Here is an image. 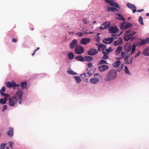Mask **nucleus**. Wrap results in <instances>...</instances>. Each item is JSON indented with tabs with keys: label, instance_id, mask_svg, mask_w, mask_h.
Masks as SVG:
<instances>
[{
	"label": "nucleus",
	"instance_id": "obj_1",
	"mask_svg": "<svg viewBox=\"0 0 149 149\" xmlns=\"http://www.w3.org/2000/svg\"><path fill=\"white\" fill-rule=\"evenodd\" d=\"M23 92L21 91H17L14 95L10 98L9 100V104L11 107H13L17 102L19 100V103L21 104L22 101V97Z\"/></svg>",
	"mask_w": 149,
	"mask_h": 149
},
{
	"label": "nucleus",
	"instance_id": "obj_2",
	"mask_svg": "<svg viewBox=\"0 0 149 149\" xmlns=\"http://www.w3.org/2000/svg\"><path fill=\"white\" fill-rule=\"evenodd\" d=\"M117 77V71L115 70L111 69L106 74L104 79L105 81H109L115 80Z\"/></svg>",
	"mask_w": 149,
	"mask_h": 149
},
{
	"label": "nucleus",
	"instance_id": "obj_3",
	"mask_svg": "<svg viewBox=\"0 0 149 149\" xmlns=\"http://www.w3.org/2000/svg\"><path fill=\"white\" fill-rule=\"evenodd\" d=\"M137 45L133 44L132 46L130 43H127L124 46V50L127 53L131 51V54H132L135 53Z\"/></svg>",
	"mask_w": 149,
	"mask_h": 149
},
{
	"label": "nucleus",
	"instance_id": "obj_4",
	"mask_svg": "<svg viewBox=\"0 0 149 149\" xmlns=\"http://www.w3.org/2000/svg\"><path fill=\"white\" fill-rule=\"evenodd\" d=\"M132 24L131 23L127 22H123L121 23L119 27L122 30L127 29L132 26Z\"/></svg>",
	"mask_w": 149,
	"mask_h": 149
},
{
	"label": "nucleus",
	"instance_id": "obj_5",
	"mask_svg": "<svg viewBox=\"0 0 149 149\" xmlns=\"http://www.w3.org/2000/svg\"><path fill=\"white\" fill-rule=\"evenodd\" d=\"M136 33V32L135 31L130 32L129 34L124 36L123 38L124 40L125 41H127L130 39H132V40H134L135 38L133 37V36L135 35Z\"/></svg>",
	"mask_w": 149,
	"mask_h": 149
},
{
	"label": "nucleus",
	"instance_id": "obj_6",
	"mask_svg": "<svg viewBox=\"0 0 149 149\" xmlns=\"http://www.w3.org/2000/svg\"><path fill=\"white\" fill-rule=\"evenodd\" d=\"M94 78H91L90 80V81L92 84H95L99 81V79L101 77V76L97 73L94 74Z\"/></svg>",
	"mask_w": 149,
	"mask_h": 149
},
{
	"label": "nucleus",
	"instance_id": "obj_7",
	"mask_svg": "<svg viewBox=\"0 0 149 149\" xmlns=\"http://www.w3.org/2000/svg\"><path fill=\"white\" fill-rule=\"evenodd\" d=\"M6 86L9 88H15L16 87H18L19 86V84H16L14 81H12L11 82L8 81L6 84Z\"/></svg>",
	"mask_w": 149,
	"mask_h": 149
},
{
	"label": "nucleus",
	"instance_id": "obj_8",
	"mask_svg": "<svg viewBox=\"0 0 149 149\" xmlns=\"http://www.w3.org/2000/svg\"><path fill=\"white\" fill-rule=\"evenodd\" d=\"M85 51L84 48L81 46H79L76 47L74 49L75 53L78 54H81L84 53Z\"/></svg>",
	"mask_w": 149,
	"mask_h": 149
},
{
	"label": "nucleus",
	"instance_id": "obj_9",
	"mask_svg": "<svg viewBox=\"0 0 149 149\" xmlns=\"http://www.w3.org/2000/svg\"><path fill=\"white\" fill-rule=\"evenodd\" d=\"M149 43V38H147L145 39L142 40L139 42L137 43L136 45L139 46H141L144 44Z\"/></svg>",
	"mask_w": 149,
	"mask_h": 149
},
{
	"label": "nucleus",
	"instance_id": "obj_10",
	"mask_svg": "<svg viewBox=\"0 0 149 149\" xmlns=\"http://www.w3.org/2000/svg\"><path fill=\"white\" fill-rule=\"evenodd\" d=\"M107 3L109 4L111 6H115L118 9L120 8V7L118 3L114 2V0H104Z\"/></svg>",
	"mask_w": 149,
	"mask_h": 149
},
{
	"label": "nucleus",
	"instance_id": "obj_11",
	"mask_svg": "<svg viewBox=\"0 0 149 149\" xmlns=\"http://www.w3.org/2000/svg\"><path fill=\"white\" fill-rule=\"evenodd\" d=\"M98 53L97 50L94 48H92L89 49L87 52L88 54L90 56H94L97 54Z\"/></svg>",
	"mask_w": 149,
	"mask_h": 149
},
{
	"label": "nucleus",
	"instance_id": "obj_12",
	"mask_svg": "<svg viewBox=\"0 0 149 149\" xmlns=\"http://www.w3.org/2000/svg\"><path fill=\"white\" fill-rule=\"evenodd\" d=\"M110 25V23L109 22H106L103 23L101 26L100 27L99 29L101 30H103L104 29L108 28Z\"/></svg>",
	"mask_w": 149,
	"mask_h": 149
},
{
	"label": "nucleus",
	"instance_id": "obj_13",
	"mask_svg": "<svg viewBox=\"0 0 149 149\" xmlns=\"http://www.w3.org/2000/svg\"><path fill=\"white\" fill-rule=\"evenodd\" d=\"M109 67V66L107 65H102L99 67L98 70L100 72H103L108 69Z\"/></svg>",
	"mask_w": 149,
	"mask_h": 149
},
{
	"label": "nucleus",
	"instance_id": "obj_14",
	"mask_svg": "<svg viewBox=\"0 0 149 149\" xmlns=\"http://www.w3.org/2000/svg\"><path fill=\"white\" fill-rule=\"evenodd\" d=\"M126 6L128 8L132 10L133 13H134L136 11V7L134 5L128 3L126 4Z\"/></svg>",
	"mask_w": 149,
	"mask_h": 149
},
{
	"label": "nucleus",
	"instance_id": "obj_15",
	"mask_svg": "<svg viewBox=\"0 0 149 149\" xmlns=\"http://www.w3.org/2000/svg\"><path fill=\"white\" fill-rule=\"evenodd\" d=\"M118 30V29L116 26H111L109 29V31L110 33H116Z\"/></svg>",
	"mask_w": 149,
	"mask_h": 149
},
{
	"label": "nucleus",
	"instance_id": "obj_16",
	"mask_svg": "<svg viewBox=\"0 0 149 149\" xmlns=\"http://www.w3.org/2000/svg\"><path fill=\"white\" fill-rule=\"evenodd\" d=\"M91 39L88 38H83L82 39L80 42V44L85 45L90 42Z\"/></svg>",
	"mask_w": 149,
	"mask_h": 149
},
{
	"label": "nucleus",
	"instance_id": "obj_17",
	"mask_svg": "<svg viewBox=\"0 0 149 149\" xmlns=\"http://www.w3.org/2000/svg\"><path fill=\"white\" fill-rule=\"evenodd\" d=\"M113 40L114 39L113 38L110 37L104 39L103 42L105 43L109 44L113 42Z\"/></svg>",
	"mask_w": 149,
	"mask_h": 149
},
{
	"label": "nucleus",
	"instance_id": "obj_18",
	"mask_svg": "<svg viewBox=\"0 0 149 149\" xmlns=\"http://www.w3.org/2000/svg\"><path fill=\"white\" fill-rule=\"evenodd\" d=\"M123 43V40L121 38H119L118 40L113 42V45L115 46H117L122 45Z\"/></svg>",
	"mask_w": 149,
	"mask_h": 149
},
{
	"label": "nucleus",
	"instance_id": "obj_19",
	"mask_svg": "<svg viewBox=\"0 0 149 149\" xmlns=\"http://www.w3.org/2000/svg\"><path fill=\"white\" fill-rule=\"evenodd\" d=\"M77 43V40L76 39H74L72 41L70 44V49H73L76 47Z\"/></svg>",
	"mask_w": 149,
	"mask_h": 149
},
{
	"label": "nucleus",
	"instance_id": "obj_20",
	"mask_svg": "<svg viewBox=\"0 0 149 149\" xmlns=\"http://www.w3.org/2000/svg\"><path fill=\"white\" fill-rule=\"evenodd\" d=\"M108 8H107V11L109 12L111 11L112 12H118V9H117L116 8L114 7H108L107 6Z\"/></svg>",
	"mask_w": 149,
	"mask_h": 149
},
{
	"label": "nucleus",
	"instance_id": "obj_21",
	"mask_svg": "<svg viewBox=\"0 0 149 149\" xmlns=\"http://www.w3.org/2000/svg\"><path fill=\"white\" fill-rule=\"evenodd\" d=\"M7 134L10 137L12 136L13 135V129L12 127H9L7 132Z\"/></svg>",
	"mask_w": 149,
	"mask_h": 149
},
{
	"label": "nucleus",
	"instance_id": "obj_22",
	"mask_svg": "<svg viewBox=\"0 0 149 149\" xmlns=\"http://www.w3.org/2000/svg\"><path fill=\"white\" fill-rule=\"evenodd\" d=\"M106 49V46L104 44H100L99 46V47L98 48V51H104V50Z\"/></svg>",
	"mask_w": 149,
	"mask_h": 149
},
{
	"label": "nucleus",
	"instance_id": "obj_23",
	"mask_svg": "<svg viewBox=\"0 0 149 149\" xmlns=\"http://www.w3.org/2000/svg\"><path fill=\"white\" fill-rule=\"evenodd\" d=\"M123 50V47L121 46H119L116 51L115 54L116 55H118Z\"/></svg>",
	"mask_w": 149,
	"mask_h": 149
},
{
	"label": "nucleus",
	"instance_id": "obj_24",
	"mask_svg": "<svg viewBox=\"0 0 149 149\" xmlns=\"http://www.w3.org/2000/svg\"><path fill=\"white\" fill-rule=\"evenodd\" d=\"M75 59L80 61H85L84 58L81 55H78L75 57Z\"/></svg>",
	"mask_w": 149,
	"mask_h": 149
},
{
	"label": "nucleus",
	"instance_id": "obj_25",
	"mask_svg": "<svg viewBox=\"0 0 149 149\" xmlns=\"http://www.w3.org/2000/svg\"><path fill=\"white\" fill-rule=\"evenodd\" d=\"M143 54L144 56H149V47H147L144 50Z\"/></svg>",
	"mask_w": 149,
	"mask_h": 149
},
{
	"label": "nucleus",
	"instance_id": "obj_26",
	"mask_svg": "<svg viewBox=\"0 0 149 149\" xmlns=\"http://www.w3.org/2000/svg\"><path fill=\"white\" fill-rule=\"evenodd\" d=\"M84 59L85 61L89 62L93 60L92 57L90 56H86L84 57Z\"/></svg>",
	"mask_w": 149,
	"mask_h": 149
},
{
	"label": "nucleus",
	"instance_id": "obj_27",
	"mask_svg": "<svg viewBox=\"0 0 149 149\" xmlns=\"http://www.w3.org/2000/svg\"><path fill=\"white\" fill-rule=\"evenodd\" d=\"M116 18L123 21H125V19L124 17L122 16L119 13H117L116 14Z\"/></svg>",
	"mask_w": 149,
	"mask_h": 149
},
{
	"label": "nucleus",
	"instance_id": "obj_28",
	"mask_svg": "<svg viewBox=\"0 0 149 149\" xmlns=\"http://www.w3.org/2000/svg\"><path fill=\"white\" fill-rule=\"evenodd\" d=\"M121 62L120 61H117L114 63L113 64V66L115 68L118 67L120 64Z\"/></svg>",
	"mask_w": 149,
	"mask_h": 149
},
{
	"label": "nucleus",
	"instance_id": "obj_29",
	"mask_svg": "<svg viewBox=\"0 0 149 149\" xmlns=\"http://www.w3.org/2000/svg\"><path fill=\"white\" fill-rule=\"evenodd\" d=\"M102 53L103 54H104V55L102 57V58L104 59H107L108 58L109 56L108 55L109 54L108 53H107L104 51H103Z\"/></svg>",
	"mask_w": 149,
	"mask_h": 149
},
{
	"label": "nucleus",
	"instance_id": "obj_30",
	"mask_svg": "<svg viewBox=\"0 0 149 149\" xmlns=\"http://www.w3.org/2000/svg\"><path fill=\"white\" fill-rule=\"evenodd\" d=\"M67 73L70 74L75 75L77 74L75 72L72 70L70 68L67 71Z\"/></svg>",
	"mask_w": 149,
	"mask_h": 149
},
{
	"label": "nucleus",
	"instance_id": "obj_31",
	"mask_svg": "<svg viewBox=\"0 0 149 149\" xmlns=\"http://www.w3.org/2000/svg\"><path fill=\"white\" fill-rule=\"evenodd\" d=\"M74 54L72 52H70L68 54V57L69 59L70 60L72 59L74 57Z\"/></svg>",
	"mask_w": 149,
	"mask_h": 149
},
{
	"label": "nucleus",
	"instance_id": "obj_32",
	"mask_svg": "<svg viewBox=\"0 0 149 149\" xmlns=\"http://www.w3.org/2000/svg\"><path fill=\"white\" fill-rule=\"evenodd\" d=\"M20 85L22 89H24L27 86V83L26 82H23Z\"/></svg>",
	"mask_w": 149,
	"mask_h": 149
},
{
	"label": "nucleus",
	"instance_id": "obj_33",
	"mask_svg": "<svg viewBox=\"0 0 149 149\" xmlns=\"http://www.w3.org/2000/svg\"><path fill=\"white\" fill-rule=\"evenodd\" d=\"M94 71L95 70L93 69L90 70L87 72V75L88 76H90L92 75L94 73Z\"/></svg>",
	"mask_w": 149,
	"mask_h": 149
},
{
	"label": "nucleus",
	"instance_id": "obj_34",
	"mask_svg": "<svg viewBox=\"0 0 149 149\" xmlns=\"http://www.w3.org/2000/svg\"><path fill=\"white\" fill-rule=\"evenodd\" d=\"M74 78H75L76 82L78 83H79L81 81V79L80 77L79 76L74 77Z\"/></svg>",
	"mask_w": 149,
	"mask_h": 149
},
{
	"label": "nucleus",
	"instance_id": "obj_35",
	"mask_svg": "<svg viewBox=\"0 0 149 149\" xmlns=\"http://www.w3.org/2000/svg\"><path fill=\"white\" fill-rule=\"evenodd\" d=\"M7 99H0V103L2 104H5L7 101Z\"/></svg>",
	"mask_w": 149,
	"mask_h": 149
},
{
	"label": "nucleus",
	"instance_id": "obj_36",
	"mask_svg": "<svg viewBox=\"0 0 149 149\" xmlns=\"http://www.w3.org/2000/svg\"><path fill=\"white\" fill-rule=\"evenodd\" d=\"M94 39L95 40L98 42H99L100 41V37L99 36H96L95 37Z\"/></svg>",
	"mask_w": 149,
	"mask_h": 149
},
{
	"label": "nucleus",
	"instance_id": "obj_37",
	"mask_svg": "<svg viewBox=\"0 0 149 149\" xmlns=\"http://www.w3.org/2000/svg\"><path fill=\"white\" fill-rule=\"evenodd\" d=\"M104 64H107L106 61L104 60H101L98 64V65H101Z\"/></svg>",
	"mask_w": 149,
	"mask_h": 149
},
{
	"label": "nucleus",
	"instance_id": "obj_38",
	"mask_svg": "<svg viewBox=\"0 0 149 149\" xmlns=\"http://www.w3.org/2000/svg\"><path fill=\"white\" fill-rule=\"evenodd\" d=\"M125 72L128 74H130V73L129 71L128 68L127 66H125Z\"/></svg>",
	"mask_w": 149,
	"mask_h": 149
},
{
	"label": "nucleus",
	"instance_id": "obj_39",
	"mask_svg": "<svg viewBox=\"0 0 149 149\" xmlns=\"http://www.w3.org/2000/svg\"><path fill=\"white\" fill-rule=\"evenodd\" d=\"M112 51H113V49L110 47H109L108 48V49H106V52L108 53V54L109 53L111 52Z\"/></svg>",
	"mask_w": 149,
	"mask_h": 149
},
{
	"label": "nucleus",
	"instance_id": "obj_40",
	"mask_svg": "<svg viewBox=\"0 0 149 149\" xmlns=\"http://www.w3.org/2000/svg\"><path fill=\"white\" fill-rule=\"evenodd\" d=\"M139 21L142 25L144 24V23L143 20V18L141 16H139Z\"/></svg>",
	"mask_w": 149,
	"mask_h": 149
},
{
	"label": "nucleus",
	"instance_id": "obj_41",
	"mask_svg": "<svg viewBox=\"0 0 149 149\" xmlns=\"http://www.w3.org/2000/svg\"><path fill=\"white\" fill-rule=\"evenodd\" d=\"M1 95L4 96V99H7L6 98L9 96V95L4 93H1Z\"/></svg>",
	"mask_w": 149,
	"mask_h": 149
},
{
	"label": "nucleus",
	"instance_id": "obj_42",
	"mask_svg": "<svg viewBox=\"0 0 149 149\" xmlns=\"http://www.w3.org/2000/svg\"><path fill=\"white\" fill-rule=\"evenodd\" d=\"M7 109V106L6 105H4L2 108V110L3 111H4Z\"/></svg>",
	"mask_w": 149,
	"mask_h": 149
},
{
	"label": "nucleus",
	"instance_id": "obj_43",
	"mask_svg": "<svg viewBox=\"0 0 149 149\" xmlns=\"http://www.w3.org/2000/svg\"><path fill=\"white\" fill-rule=\"evenodd\" d=\"M77 35L78 37H81L84 35V34L81 32L77 33Z\"/></svg>",
	"mask_w": 149,
	"mask_h": 149
},
{
	"label": "nucleus",
	"instance_id": "obj_44",
	"mask_svg": "<svg viewBox=\"0 0 149 149\" xmlns=\"http://www.w3.org/2000/svg\"><path fill=\"white\" fill-rule=\"evenodd\" d=\"M5 88L4 86L2 87L1 89L0 90V93L1 94V93H3V92L5 91Z\"/></svg>",
	"mask_w": 149,
	"mask_h": 149
},
{
	"label": "nucleus",
	"instance_id": "obj_45",
	"mask_svg": "<svg viewBox=\"0 0 149 149\" xmlns=\"http://www.w3.org/2000/svg\"><path fill=\"white\" fill-rule=\"evenodd\" d=\"M6 144H1L0 148L1 149H4L5 147Z\"/></svg>",
	"mask_w": 149,
	"mask_h": 149
},
{
	"label": "nucleus",
	"instance_id": "obj_46",
	"mask_svg": "<svg viewBox=\"0 0 149 149\" xmlns=\"http://www.w3.org/2000/svg\"><path fill=\"white\" fill-rule=\"evenodd\" d=\"M87 66L89 68H91L93 66V64L91 63H89L88 64Z\"/></svg>",
	"mask_w": 149,
	"mask_h": 149
},
{
	"label": "nucleus",
	"instance_id": "obj_47",
	"mask_svg": "<svg viewBox=\"0 0 149 149\" xmlns=\"http://www.w3.org/2000/svg\"><path fill=\"white\" fill-rule=\"evenodd\" d=\"M126 55L125 53L124 52H122L121 53V58H123L125 57V56Z\"/></svg>",
	"mask_w": 149,
	"mask_h": 149
},
{
	"label": "nucleus",
	"instance_id": "obj_48",
	"mask_svg": "<svg viewBox=\"0 0 149 149\" xmlns=\"http://www.w3.org/2000/svg\"><path fill=\"white\" fill-rule=\"evenodd\" d=\"M86 75H87V74L86 73H84L83 74H81V76L82 78H84L86 76Z\"/></svg>",
	"mask_w": 149,
	"mask_h": 149
},
{
	"label": "nucleus",
	"instance_id": "obj_49",
	"mask_svg": "<svg viewBox=\"0 0 149 149\" xmlns=\"http://www.w3.org/2000/svg\"><path fill=\"white\" fill-rule=\"evenodd\" d=\"M141 53V52L140 51H139L137 54H136L135 56V58H136L138 56H139L140 55V54Z\"/></svg>",
	"mask_w": 149,
	"mask_h": 149
},
{
	"label": "nucleus",
	"instance_id": "obj_50",
	"mask_svg": "<svg viewBox=\"0 0 149 149\" xmlns=\"http://www.w3.org/2000/svg\"><path fill=\"white\" fill-rule=\"evenodd\" d=\"M130 32V30H127L125 31L124 32V35H126Z\"/></svg>",
	"mask_w": 149,
	"mask_h": 149
},
{
	"label": "nucleus",
	"instance_id": "obj_51",
	"mask_svg": "<svg viewBox=\"0 0 149 149\" xmlns=\"http://www.w3.org/2000/svg\"><path fill=\"white\" fill-rule=\"evenodd\" d=\"M8 143H9V146H10V148H13V147H12L13 145V142L9 141V142Z\"/></svg>",
	"mask_w": 149,
	"mask_h": 149
},
{
	"label": "nucleus",
	"instance_id": "obj_52",
	"mask_svg": "<svg viewBox=\"0 0 149 149\" xmlns=\"http://www.w3.org/2000/svg\"><path fill=\"white\" fill-rule=\"evenodd\" d=\"M83 22L85 24H86L87 23V21L86 19H84L83 20Z\"/></svg>",
	"mask_w": 149,
	"mask_h": 149
},
{
	"label": "nucleus",
	"instance_id": "obj_53",
	"mask_svg": "<svg viewBox=\"0 0 149 149\" xmlns=\"http://www.w3.org/2000/svg\"><path fill=\"white\" fill-rule=\"evenodd\" d=\"M12 41L14 42H16L17 41V40L15 38H13L12 40Z\"/></svg>",
	"mask_w": 149,
	"mask_h": 149
},
{
	"label": "nucleus",
	"instance_id": "obj_54",
	"mask_svg": "<svg viewBox=\"0 0 149 149\" xmlns=\"http://www.w3.org/2000/svg\"><path fill=\"white\" fill-rule=\"evenodd\" d=\"M144 11V9H141L139 10H136L137 11L139 12L143 11Z\"/></svg>",
	"mask_w": 149,
	"mask_h": 149
},
{
	"label": "nucleus",
	"instance_id": "obj_55",
	"mask_svg": "<svg viewBox=\"0 0 149 149\" xmlns=\"http://www.w3.org/2000/svg\"><path fill=\"white\" fill-rule=\"evenodd\" d=\"M111 36L112 37H116V36H117L116 34H112Z\"/></svg>",
	"mask_w": 149,
	"mask_h": 149
},
{
	"label": "nucleus",
	"instance_id": "obj_56",
	"mask_svg": "<svg viewBox=\"0 0 149 149\" xmlns=\"http://www.w3.org/2000/svg\"><path fill=\"white\" fill-rule=\"evenodd\" d=\"M128 56H126L125 58V59H124V60L125 61H127L128 60Z\"/></svg>",
	"mask_w": 149,
	"mask_h": 149
},
{
	"label": "nucleus",
	"instance_id": "obj_57",
	"mask_svg": "<svg viewBox=\"0 0 149 149\" xmlns=\"http://www.w3.org/2000/svg\"><path fill=\"white\" fill-rule=\"evenodd\" d=\"M133 60V58H132L130 59V63L131 64H132V61Z\"/></svg>",
	"mask_w": 149,
	"mask_h": 149
},
{
	"label": "nucleus",
	"instance_id": "obj_58",
	"mask_svg": "<svg viewBox=\"0 0 149 149\" xmlns=\"http://www.w3.org/2000/svg\"><path fill=\"white\" fill-rule=\"evenodd\" d=\"M40 49V48L39 47H37L35 50V52H36L37 50H38V49Z\"/></svg>",
	"mask_w": 149,
	"mask_h": 149
},
{
	"label": "nucleus",
	"instance_id": "obj_59",
	"mask_svg": "<svg viewBox=\"0 0 149 149\" xmlns=\"http://www.w3.org/2000/svg\"><path fill=\"white\" fill-rule=\"evenodd\" d=\"M84 33L86 34H88V32H87L86 31H84Z\"/></svg>",
	"mask_w": 149,
	"mask_h": 149
},
{
	"label": "nucleus",
	"instance_id": "obj_60",
	"mask_svg": "<svg viewBox=\"0 0 149 149\" xmlns=\"http://www.w3.org/2000/svg\"><path fill=\"white\" fill-rule=\"evenodd\" d=\"M36 52H35V51H34V52L32 54V56H33L34 55V54H35L36 53Z\"/></svg>",
	"mask_w": 149,
	"mask_h": 149
},
{
	"label": "nucleus",
	"instance_id": "obj_61",
	"mask_svg": "<svg viewBox=\"0 0 149 149\" xmlns=\"http://www.w3.org/2000/svg\"><path fill=\"white\" fill-rule=\"evenodd\" d=\"M100 45L98 43H96V45L98 47H99V46Z\"/></svg>",
	"mask_w": 149,
	"mask_h": 149
},
{
	"label": "nucleus",
	"instance_id": "obj_62",
	"mask_svg": "<svg viewBox=\"0 0 149 149\" xmlns=\"http://www.w3.org/2000/svg\"><path fill=\"white\" fill-rule=\"evenodd\" d=\"M93 33V32H91V31H90V32H88V34H92Z\"/></svg>",
	"mask_w": 149,
	"mask_h": 149
},
{
	"label": "nucleus",
	"instance_id": "obj_63",
	"mask_svg": "<svg viewBox=\"0 0 149 149\" xmlns=\"http://www.w3.org/2000/svg\"><path fill=\"white\" fill-rule=\"evenodd\" d=\"M146 15V16H149V13H147Z\"/></svg>",
	"mask_w": 149,
	"mask_h": 149
},
{
	"label": "nucleus",
	"instance_id": "obj_64",
	"mask_svg": "<svg viewBox=\"0 0 149 149\" xmlns=\"http://www.w3.org/2000/svg\"><path fill=\"white\" fill-rule=\"evenodd\" d=\"M96 22L97 21H95L93 22V24H95V23H96Z\"/></svg>",
	"mask_w": 149,
	"mask_h": 149
}]
</instances>
